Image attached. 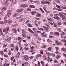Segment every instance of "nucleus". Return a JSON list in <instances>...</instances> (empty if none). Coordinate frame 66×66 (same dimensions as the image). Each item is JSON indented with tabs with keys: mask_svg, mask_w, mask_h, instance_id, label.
<instances>
[{
	"mask_svg": "<svg viewBox=\"0 0 66 66\" xmlns=\"http://www.w3.org/2000/svg\"><path fill=\"white\" fill-rule=\"evenodd\" d=\"M43 27L45 29V31H46L47 32H49V28L45 26H43Z\"/></svg>",
	"mask_w": 66,
	"mask_h": 66,
	"instance_id": "obj_1",
	"label": "nucleus"
},
{
	"mask_svg": "<svg viewBox=\"0 0 66 66\" xmlns=\"http://www.w3.org/2000/svg\"><path fill=\"white\" fill-rule=\"evenodd\" d=\"M28 5L26 4H22L20 6L21 7H28Z\"/></svg>",
	"mask_w": 66,
	"mask_h": 66,
	"instance_id": "obj_2",
	"label": "nucleus"
},
{
	"mask_svg": "<svg viewBox=\"0 0 66 66\" xmlns=\"http://www.w3.org/2000/svg\"><path fill=\"white\" fill-rule=\"evenodd\" d=\"M11 11H10V10H8V11L7 13V16L8 17H10V16H11Z\"/></svg>",
	"mask_w": 66,
	"mask_h": 66,
	"instance_id": "obj_3",
	"label": "nucleus"
},
{
	"mask_svg": "<svg viewBox=\"0 0 66 66\" xmlns=\"http://www.w3.org/2000/svg\"><path fill=\"white\" fill-rule=\"evenodd\" d=\"M56 44L57 45H62V42H59L57 41H56Z\"/></svg>",
	"mask_w": 66,
	"mask_h": 66,
	"instance_id": "obj_4",
	"label": "nucleus"
},
{
	"mask_svg": "<svg viewBox=\"0 0 66 66\" xmlns=\"http://www.w3.org/2000/svg\"><path fill=\"white\" fill-rule=\"evenodd\" d=\"M42 57L44 60H47V56H46V55H43Z\"/></svg>",
	"mask_w": 66,
	"mask_h": 66,
	"instance_id": "obj_5",
	"label": "nucleus"
},
{
	"mask_svg": "<svg viewBox=\"0 0 66 66\" xmlns=\"http://www.w3.org/2000/svg\"><path fill=\"white\" fill-rule=\"evenodd\" d=\"M12 31L14 33H17V30L16 28H13L12 29Z\"/></svg>",
	"mask_w": 66,
	"mask_h": 66,
	"instance_id": "obj_6",
	"label": "nucleus"
},
{
	"mask_svg": "<svg viewBox=\"0 0 66 66\" xmlns=\"http://www.w3.org/2000/svg\"><path fill=\"white\" fill-rule=\"evenodd\" d=\"M6 21L8 23L10 24L12 23H13V21H12L11 20H6Z\"/></svg>",
	"mask_w": 66,
	"mask_h": 66,
	"instance_id": "obj_7",
	"label": "nucleus"
},
{
	"mask_svg": "<svg viewBox=\"0 0 66 66\" xmlns=\"http://www.w3.org/2000/svg\"><path fill=\"white\" fill-rule=\"evenodd\" d=\"M28 30L29 32H30V33H34V32L32 31L31 29L30 28H28Z\"/></svg>",
	"mask_w": 66,
	"mask_h": 66,
	"instance_id": "obj_8",
	"label": "nucleus"
},
{
	"mask_svg": "<svg viewBox=\"0 0 66 66\" xmlns=\"http://www.w3.org/2000/svg\"><path fill=\"white\" fill-rule=\"evenodd\" d=\"M20 56V53L19 52H18V53L16 55V57L17 58H19Z\"/></svg>",
	"mask_w": 66,
	"mask_h": 66,
	"instance_id": "obj_9",
	"label": "nucleus"
},
{
	"mask_svg": "<svg viewBox=\"0 0 66 66\" xmlns=\"http://www.w3.org/2000/svg\"><path fill=\"white\" fill-rule=\"evenodd\" d=\"M46 54L48 55H49V56H52V54L48 52H47Z\"/></svg>",
	"mask_w": 66,
	"mask_h": 66,
	"instance_id": "obj_10",
	"label": "nucleus"
},
{
	"mask_svg": "<svg viewBox=\"0 0 66 66\" xmlns=\"http://www.w3.org/2000/svg\"><path fill=\"white\" fill-rule=\"evenodd\" d=\"M18 15H19V14L18 13H15L13 15V17H14V18H15V17H16V16H18Z\"/></svg>",
	"mask_w": 66,
	"mask_h": 66,
	"instance_id": "obj_11",
	"label": "nucleus"
},
{
	"mask_svg": "<svg viewBox=\"0 0 66 66\" xmlns=\"http://www.w3.org/2000/svg\"><path fill=\"white\" fill-rule=\"evenodd\" d=\"M59 14L60 16V17H61L62 18L64 17V15L63 14L61 13H59Z\"/></svg>",
	"mask_w": 66,
	"mask_h": 66,
	"instance_id": "obj_12",
	"label": "nucleus"
},
{
	"mask_svg": "<svg viewBox=\"0 0 66 66\" xmlns=\"http://www.w3.org/2000/svg\"><path fill=\"white\" fill-rule=\"evenodd\" d=\"M50 3V2L48 1H45V4H49Z\"/></svg>",
	"mask_w": 66,
	"mask_h": 66,
	"instance_id": "obj_13",
	"label": "nucleus"
},
{
	"mask_svg": "<svg viewBox=\"0 0 66 66\" xmlns=\"http://www.w3.org/2000/svg\"><path fill=\"white\" fill-rule=\"evenodd\" d=\"M29 7H30V8H35V6L34 5H30L29 6Z\"/></svg>",
	"mask_w": 66,
	"mask_h": 66,
	"instance_id": "obj_14",
	"label": "nucleus"
},
{
	"mask_svg": "<svg viewBox=\"0 0 66 66\" xmlns=\"http://www.w3.org/2000/svg\"><path fill=\"white\" fill-rule=\"evenodd\" d=\"M42 4H45V1L44 0L42 1L41 2Z\"/></svg>",
	"mask_w": 66,
	"mask_h": 66,
	"instance_id": "obj_15",
	"label": "nucleus"
},
{
	"mask_svg": "<svg viewBox=\"0 0 66 66\" xmlns=\"http://www.w3.org/2000/svg\"><path fill=\"white\" fill-rule=\"evenodd\" d=\"M62 19L63 20L65 21H66V17L65 16H63V17L62 18Z\"/></svg>",
	"mask_w": 66,
	"mask_h": 66,
	"instance_id": "obj_16",
	"label": "nucleus"
},
{
	"mask_svg": "<svg viewBox=\"0 0 66 66\" xmlns=\"http://www.w3.org/2000/svg\"><path fill=\"white\" fill-rule=\"evenodd\" d=\"M3 30L4 32H5L6 31V30H7V28H5L4 29H3Z\"/></svg>",
	"mask_w": 66,
	"mask_h": 66,
	"instance_id": "obj_17",
	"label": "nucleus"
},
{
	"mask_svg": "<svg viewBox=\"0 0 66 66\" xmlns=\"http://www.w3.org/2000/svg\"><path fill=\"white\" fill-rule=\"evenodd\" d=\"M55 1L56 2L60 4L61 3V1L59 0H55Z\"/></svg>",
	"mask_w": 66,
	"mask_h": 66,
	"instance_id": "obj_18",
	"label": "nucleus"
},
{
	"mask_svg": "<svg viewBox=\"0 0 66 66\" xmlns=\"http://www.w3.org/2000/svg\"><path fill=\"white\" fill-rule=\"evenodd\" d=\"M23 60L25 61H28L29 60V58H28L24 57L23 58Z\"/></svg>",
	"mask_w": 66,
	"mask_h": 66,
	"instance_id": "obj_19",
	"label": "nucleus"
},
{
	"mask_svg": "<svg viewBox=\"0 0 66 66\" xmlns=\"http://www.w3.org/2000/svg\"><path fill=\"white\" fill-rule=\"evenodd\" d=\"M18 40H20V41H21V40H22V39L20 37H19L18 38Z\"/></svg>",
	"mask_w": 66,
	"mask_h": 66,
	"instance_id": "obj_20",
	"label": "nucleus"
},
{
	"mask_svg": "<svg viewBox=\"0 0 66 66\" xmlns=\"http://www.w3.org/2000/svg\"><path fill=\"white\" fill-rule=\"evenodd\" d=\"M0 34L2 35L3 34V33L2 32V29L1 28H0Z\"/></svg>",
	"mask_w": 66,
	"mask_h": 66,
	"instance_id": "obj_21",
	"label": "nucleus"
},
{
	"mask_svg": "<svg viewBox=\"0 0 66 66\" xmlns=\"http://www.w3.org/2000/svg\"><path fill=\"white\" fill-rule=\"evenodd\" d=\"M24 10L23 9H20L19 10H18V12H22V11H23Z\"/></svg>",
	"mask_w": 66,
	"mask_h": 66,
	"instance_id": "obj_22",
	"label": "nucleus"
},
{
	"mask_svg": "<svg viewBox=\"0 0 66 66\" xmlns=\"http://www.w3.org/2000/svg\"><path fill=\"white\" fill-rule=\"evenodd\" d=\"M47 20L48 21H52V19H51L50 18H48L47 19Z\"/></svg>",
	"mask_w": 66,
	"mask_h": 66,
	"instance_id": "obj_23",
	"label": "nucleus"
},
{
	"mask_svg": "<svg viewBox=\"0 0 66 66\" xmlns=\"http://www.w3.org/2000/svg\"><path fill=\"white\" fill-rule=\"evenodd\" d=\"M16 50H17V52H18V46L17 45L16 46Z\"/></svg>",
	"mask_w": 66,
	"mask_h": 66,
	"instance_id": "obj_24",
	"label": "nucleus"
},
{
	"mask_svg": "<svg viewBox=\"0 0 66 66\" xmlns=\"http://www.w3.org/2000/svg\"><path fill=\"white\" fill-rule=\"evenodd\" d=\"M35 11H32L31 12V13L32 15H34L35 14Z\"/></svg>",
	"mask_w": 66,
	"mask_h": 66,
	"instance_id": "obj_25",
	"label": "nucleus"
},
{
	"mask_svg": "<svg viewBox=\"0 0 66 66\" xmlns=\"http://www.w3.org/2000/svg\"><path fill=\"white\" fill-rule=\"evenodd\" d=\"M40 53L42 54H43L44 53H43V51L42 50H41L40 51Z\"/></svg>",
	"mask_w": 66,
	"mask_h": 66,
	"instance_id": "obj_26",
	"label": "nucleus"
},
{
	"mask_svg": "<svg viewBox=\"0 0 66 66\" xmlns=\"http://www.w3.org/2000/svg\"><path fill=\"white\" fill-rule=\"evenodd\" d=\"M61 50L62 51H64V52H66V50H65V48H62L61 49Z\"/></svg>",
	"mask_w": 66,
	"mask_h": 66,
	"instance_id": "obj_27",
	"label": "nucleus"
},
{
	"mask_svg": "<svg viewBox=\"0 0 66 66\" xmlns=\"http://www.w3.org/2000/svg\"><path fill=\"white\" fill-rule=\"evenodd\" d=\"M27 25L28 26V27H33L31 25V24L29 23L27 24Z\"/></svg>",
	"mask_w": 66,
	"mask_h": 66,
	"instance_id": "obj_28",
	"label": "nucleus"
},
{
	"mask_svg": "<svg viewBox=\"0 0 66 66\" xmlns=\"http://www.w3.org/2000/svg\"><path fill=\"white\" fill-rule=\"evenodd\" d=\"M22 36H23V37H24V38H26V35H25L24 34H22Z\"/></svg>",
	"mask_w": 66,
	"mask_h": 66,
	"instance_id": "obj_29",
	"label": "nucleus"
},
{
	"mask_svg": "<svg viewBox=\"0 0 66 66\" xmlns=\"http://www.w3.org/2000/svg\"><path fill=\"white\" fill-rule=\"evenodd\" d=\"M6 9V7H4L1 9V10H2V11H4V10H5Z\"/></svg>",
	"mask_w": 66,
	"mask_h": 66,
	"instance_id": "obj_30",
	"label": "nucleus"
},
{
	"mask_svg": "<svg viewBox=\"0 0 66 66\" xmlns=\"http://www.w3.org/2000/svg\"><path fill=\"white\" fill-rule=\"evenodd\" d=\"M10 46L11 47H12V48H14V47H15V46H14V44H11Z\"/></svg>",
	"mask_w": 66,
	"mask_h": 66,
	"instance_id": "obj_31",
	"label": "nucleus"
},
{
	"mask_svg": "<svg viewBox=\"0 0 66 66\" xmlns=\"http://www.w3.org/2000/svg\"><path fill=\"white\" fill-rule=\"evenodd\" d=\"M56 6L57 8H58V9H61V6H59L58 5L56 4Z\"/></svg>",
	"mask_w": 66,
	"mask_h": 66,
	"instance_id": "obj_32",
	"label": "nucleus"
},
{
	"mask_svg": "<svg viewBox=\"0 0 66 66\" xmlns=\"http://www.w3.org/2000/svg\"><path fill=\"white\" fill-rule=\"evenodd\" d=\"M22 32L23 33H27V32L25 31H24V29L22 30Z\"/></svg>",
	"mask_w": 66,
	"mask_h": 66,
	"instance_id": "obj_33",
	"label": "nucleus"
},
{
	"mask_svg": "<svg viewBox=\"0 0 66 66\" xmlns=\"http://www.w3.org/2000/svg\"><path fill=\"white\" fill-rule=\"evenodd\" d=\"M62 29L61 28H59L58 29V31L59 32H61V30Z\"/></svg>",
	"mask_w": 66,
	"mask_h": 66,
	"instance_id": "obj_34",
	"label": "nucleus"
},
{
	"mask_svg": "<svg viewBox=\"0 0 66 66\" xmlns=\"http://www.w3.org/2000/svg\"><path fill=\"white\" fill-rule=\"evenodd\" d=\"M31 9L28 8L27 9V11H31Z\"/></svg>",
	"mask_w": 66,
	"mask_h": 66,
	"instance_id": "obj_35",
	"label": "nucleus"
},
{
	"mask_svg": "<svg viewBox=\"0 0 66 66\" xmlns=\"http://www.w3.org/2000/svg\"><path fill=\"white\" fill-rule=\"evenodd\" d=\"M57 24L58 25H61L62 24V22H57Z\"/></svg>",
	"mask_w": 66,
	"mask_h": 66,
	"instance_id": "obj_36",
	"label": "nucleus"
},
{
	"mask_svg": "<svg viewBox=\"0 0 66 66\" xmlns=\"http://www.w3.org/2000/svg\"><path fill=\"white\" fill-rule=\"evenodd\" d=\"M55 33L56 35H57L58 36H59V35H60V34L58 32H56Z\"/></svg>",
	"mask_w": 66,
	"mask_h": 66,
	"instance_id": "obj_37",
	"label": "nucleus"
},
{
	"mask_svg": "<svg viewBox=\"0 0 66 66\" xmlns=\"http://www.w3.org/2000/svg\"><path fill=\"white\" fill-rule=\"evenodd\" d=\"M24 64H25V65H27H27H29V63L27 62H24Z\"/></svg>",
	"mask_w": 66,
	"mask_h": 66,
	"instance_id": "obj_38",
	"label": "nucleus"
},
{
	"mask_svg": "<svg viewBox=\"0 0 66 66\" xmlns=\"http://www.w3.org/2000/svg\"><path fill=\"white\" fill-rule=\"evenodd\" d=\"M36 16L37 17H40V16H41V15L40 14H37Z\"/></svg>",
	"mask_w": 66,
	"mask_h": 66,
	"instance_id": "obj_39",
	"label": "nucleus"
},
{
	"mask_svg": "<svg viewBox=\"0 0 66 66\" xmlns=\"http://www.w3.org/2000/svg\"><path fill=\"white\" fill-rule=\"evenodd\" d=\"M56 57L57 58V59H59V58H60L61 57V56L60 55H57L56 56Z\"/></svg>",
	"mask_w": 66,
	"mask_h": 66,
	"instance_id": "obj_40",
	"label": "nucleus"
},
{
	"mask_svg": "<svg viewBox=\"0 0 66 66\" xmlns=\"http://www.w3.org/2000/svg\"><path fill=\"white\" fill-rule=\"evenodd\" d=\"M4 57H8V56H9L7 55L4 54Z\"/></svg>",
	"mask_w": 66,
	"mask_h": 66,
	"instance_id": "obj_41",
	"label": "nucleus"
},
{
	"mask_svg": "<svg viewBox=\"0 0 66 66\" xmlns=\"http://www.w3.org/2000/svg\"><path fill=\"white\" fill-rule=\"evenodd\" d=\"M34 2L36 3H39V1H34Z\"/></svg>",
	"mask_w": 66,
	"mask_h": 66,
	"instance_id": "obj_42",
	"label": "nucleus"
},
{
	"mask_svg": "<svg viewBox=\"0 0 66 66\" xmlns=\"http://www.w3.org/2000/svg\"><path fill=\"white\" fill-rule=\"evenodd\" d=\"M47 35H45L42 36V37H47Z\"/></svg>",
	"mask_w": 66,
	"mask_h": 66,
	"instance_id": "obj_43",
	"label": "nucleus"
},
{
	"mask_svg": "<svg viewBox=\"0 0 66 66\" xmlns=\"http://www.w3.org/2000/svg\"><path fill=\"white\" fill-rule=\"evenodd\" d=\"M54 62L55 63H57V61L56 59H55V60H54Z\"/></svg>",
	"mask_w": 66,
	"mask_h": 66,
	"instance_id": "obj_44",
	"label": "nucleus"
},
{
	"mask_svg": "<svg viewBox=\"0 0 66 66\" xmlns=\"http://www.w3.org/2000/svg\"><path fill=\"white\" fill-rule=\"evenodd\" d=\"M6 15H5V18H4V21H5L7 20H6Z\"/></svg>",
	"mask_w": 66,
	"mask_h": 66,
	"instance_id": "obj_45",
	"label": "nucleus"
},
{
	"mask_svg": "<svg viewBox=\"0 0 66 66\" xmlns=\"http://www.w3.org/2000/svg\"><path fill=\"white\" fill-rule=\"evenodd\" d=\"M8 54H9V55H11V51H9Z\"/></svg>",
	"mask_w": 66,
	"mask_h": 66,
	"instance_id": "obj_46",
	"label": "nucleus"
},
{
	"mask_svg": "<svg viewBox=\"0 0 66 66\" xmlns=\"http://www.w3.org/2000/svg\"><path fill=\"white\" fill-rule=\"evenodd\" d=\"M40 31H44V29L43 28H40Z\"/></svg>",
	"mask_w": 66,
	"mask_h": 66,
	"instance_id": "obj_47",
	"label": "nucleus"
},
{
	"mask_svg": "<svg viewBox=\"0 0 66 66\" xmlns=\"http://www.w3.org/2000/svg\"><path fill=\"white\" fill-rule=\"evenodd\" d=\"M54 36H49V38H53Z\"/></svg>",
	"mask_w": 66,
	"mask_h": 66,
	"instance_id": "obj_48",
	"label": "nucleus"
},
{
	"mask_svg": "<svg viewBox=\"0 0 66 66\" xmlns=\"http://www.w3.org/2000/svg\"><path fill=\"white\" fill-rule=\"evenodd\" d=\"M46 47V45H44V46L42 47L41 48L42 49H43V48H45Z\"/></svg>",
	"mask_w": 66,
	"mask_h": 66,
	"instance_id": "obj_49",
	"label": "nucleus"
},
{
	"mask_svg": "<svg viewBox=\"0 0 66 66\" xmlns=\"http://www.w3.org/2000/svg\"><path fill=\"white\" fill-rule=\"evenodd\" d=\"M14 57H14V56L12 57L11 59V61H13V59H14Z\"/></svg>",
	"mask_w": 66,
	"mask_h": 66,
	"instance_id": "obj_50",
	"label": "nucleus"
},
{
	"mask_svg": "<svg viewBox=\"0 0 66 66\" xmlns=\"http://www.w3.org/2000/svg\"><path fill=\"white\" fill-rule=\"evenodd\" d=\"M8 39L9 41H10V40H11V38L9 37L8 39Z\"/></svg>",
	"mask_w": 66,
	"mask_h": 66,
	"instance_id": "obj_51",
	"label": "nucleus"
},
{
	"mask_svg": "<svg viewBox=\"0 0 66 66\" xmlns=\"http://www.w3.org/2000/svg\"><path fill=\"white\" fill-rule=\"evenodd\" d=\"M32 30L34 32H35L36 31V28H33L32 29Z\"/></svg>",
	"mask_w": 66,
	"mask_h": 66,
	"instance_id": "obj_52",
	"label": "nucleus"
},
{
	"mask_svg": "<svg viewBox=\"0 0 66 66\" xmlns=\"http://www.w3.org/2000/svg\"><path fill=\"white\" fill-rule=\"evenodd\" d=\"M53 14H56L57 13V11H54L53 12Z\"/></svg>",
	"mask_w": 66,
	"mask_h": 66,
	"instance_id": "obj_53",
	"label": "nucleus"
},
{
	"mask_svg": "<svg viewBox=\"0 0 66 66\" xmlns=\"http://www.w3.org/2000/svg\"><path fill=\"white\" fill-rule=\"evenodd\" d=\"M4 23V22L3 21H1L0 22V24H3Z\"/></svg>",
	"mask_w": 66,
	"mask_h": 66,
	"instance_id": "obj_54",
	"label": "nucleus"
},
{
	"mask_svg": "<svg viewBox=\"0 0 66 66\" xmlns=\"http://www.w3.org/2000/svg\"><path fill=\"white\" fill-rule=\"evenodd\" d=\"M36 32L38 33H41V31H36Z\"/></svg>",
	"mask_w": 66,
	"mask_h": 66,
	"instance_id": "obj_55",
	"label": "nucleus"
},
{
	"mask_svg": "<svg viewBox=\"0 0 66 66\" xmlns=\"http://www.w3.org/2000/svg\"><path fill=\"white\" fill-rule=\"evenodd\" d=\"M53 23L54 24V27H57V25H56V24L54 22H53Z\"/></svg>",
	"mask_w": 66,
	"mask_h": 66,
	"instance_id": "obj_56",
	"label": "nucleus"
},
{
	"mask_svg": "<svg viewBox=\"0 0 66 66\" xmlns=\"http://www.w3.org/2000/svg\"><path fill=\"white\" fill-rule=\"evenodd\" d=\"M61 41L63 42H66V40L65 39H62L61 40Z\"/></svg>",
	"mask_w": 66,
	"mask_h": 66,
	"instance_id": "obj_57",
	"label": "nucleus"
},
{
	"mask_svg": "<svg viewBox=\"0 0 66 66\" xmlns=\"http://www.w3.org/2000/svg\"><path fill=\"white\" fill-rule=\"evenodd\" d=\"M20 20H19V22H21V21H22L23 20V19H20Z\"/></svg>",
	"mask_w": 66,
	"mask_h": 66,
	"instance_id": "obj_58",
	"label": "nucleus"
},
{
	"mask_svg": "<svg viewBox=\"0 0 66 66\" xmlns=\"http://www.w3.org/2000/svg\"><path fill=\"white\" fill-rule=\"evenodd\" d=\"M24 49L25 50H29V48H26L25 47L24 48Z\"/></svg>",
	"mask_w": 66,
	"mask_h": 66,
	"instance_id": "obj_59",
	"label": "nucleus"
},
{
	"mask_svg": "<svg viewBox=\"0 0 66 66\" xmlns=\"http://www.w3.org/2000/svg\"><path fill=\"white\" fill-rule=\"evenodd\" d=\"M51 48H52V47H49V48H48V50H49V51H51Z\"/></svg>",
	"mask_w": 66,
	"mask_h": 66,
	"instance_id": "obj_60",
	"label": "nucleus"
},
{
	"mask_svg": "<svg viewBox=\"0 0 66 66\" xmlns=\"http://www.w3.org/2000/svg\"><path fill=\"white\" fill-rule=\"evenodd\" d=\"M55 53L56 54H60V53L58 51H56L55 52Z\"/></svg>",
	"mask_w": 66,
	"mask_h": 66,
	"instance_id": "obj_61",
	"label": "nucleus"
},
{
	"mask_svg": "<svg viewBox=\"0 0 66 66\" xmlns=\"http://www.w3.org/2000/svg\"><path fill=\"white\" fill-rule=\"evenodd\" d=\"M0 53L1 55H3V51H1L0 52Z\"/></svg>",
	"mask_w": 66,
	"mask_h": 66,
	"instance_id": "obj_62",
	"label": "nucleus"
},
{
	"mask_svg": "<svg viewBox=\"0 0 66 66\" xmlns=\"http://www.w3.org/2000/svg\"><path fill=\"white\" fill-rule=\"evenodd\" d=\"M57 11H62V10L61 9H57Z\"/></svg>",
	"mask_w": 66,
	"mask_h": 66,
	"instance_id": "obj_63",
	"label": "nucleus"
},
{
	"mask_svg": "<svg viewBox=\"0 0 66 66\" xmlns=\"http://www.w3.org/2000/svg\"><path fill=\"white\" fill-rule=\"evenodd\" d=\"M61 13L63 14H64V15L66 16V13H64L63 12H61Z\"/></svg>",
	"mask_w": 66,
	"mask_h": 66,
	"instance_id": "obj_64",
	"label": "nucleus"
}]
</instances>
